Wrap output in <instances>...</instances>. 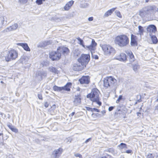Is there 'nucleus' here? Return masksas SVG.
<instances>
[{
  "mask_svg": "<svg viewBox=\"0 0 158 158\" xmlns=\"http://www.w3.org/2000/svg\"><path fill=\"white\" fill-rule=\"evenodd\" d=\"M79 158H83L82 157V156H81V157H80Z\"/></svg>",
  "mask_w": 158,
  "mask_h": 158,
  "instance_id": "nucleus-62",
  "label": "nucleus"
},
{
  "mask_svg": "<svg viewBox=\"0 0 158 158\" xmlns=\"http://www.w3.org/2000/svg\"><path fill=\"white\" fill-rule=\"evenodd\" d=\"M3 135V133H0V136L2 135Z\"/></svg>",
  "mask_w": 158,
  "mask_h": 158,
  "instance_id": "nucleus-59",
  "label": "nucleus"
},
{
  "mask_svg": "<svg viewBox=\"0 0 158 158\" xmlns=\"http://www.w3.org/2000/svg\"><path fill=\"white\" fill-rule=\"evenodd\" d=\"M95 111L96 112H99V110L98 109L96 108H93L92 111Z\"/></svg>",
  "mask_w": 158,
  "mask_h": 158,
  "instance_id": "nucleus-43",
  "label": "nucleus"
},
{
  "mask_svg": "<svg viewBox=\"0 0 158 158\" xmlns=\"http://www.w3.org/2000/svg\"><path fill=\"white\" fill-rule=\"evenodd\" d=\"M150 35L153 44H156L158 42V40L156 37L152 34H150Z\"/></svg>",
  "mask_w": 158,
  "mask_h": 158,
  "instance_id": "nucleus-22",
  "label": "nucleus"
},
{
  "mask_svg": "<svg viewBox=\"0 0 158 158\" xmlns=\"http://www.w3.org/2000/svg\"><path fill=\"white\" fill-rule=\"evenodd\" d=\"M91 139V138H90L89 139H87L86 141H85V143H87Z\"/></svg>",
  "mask_w": 158,
  "mask_h": 158,
  "instance_id": "nucleus-49",
  "label": "nucleus"
},
{
  "mask_svg": "<svg viewBox=\"0 0 158 158\" xmlns=\"http://www.w3.org/2000/svg\"><path fill=\"white\" fill-rule=\"evenodd\" d=\"M57 52L64 55L67 54L69 52V49L66 47H59L57 48Z\"/></svg>",
  "mask_w": 158,
  "mask_h": 158,
  "instance_id": "nucleus-11",
  "label": "nucleus"
},
{
  "mask_svg": "<svg viewBox=\"0 0 158 158\" xmlns=\"http://www.w3.org/2000/svg\"><path fill=\"white\" fill-rule=\"evenodd\" d=\"M155 110H158V104L155 107Z\"/></svg>",
  "mask_w": 158,
  "mask_h": 158,
  "instance_id": "nucleus-55",
  "label": "nucleus"
},
{
  "mask_svg": "<svg viewBox=\"0 0 158 158\" xmlns=\"http://www.w3.org/2000/svg\"><path fill=\"white\" fill-rule=\"evenodd\" d=\"M94 58L95 59H98V56L97 55H95L94 56Z\"/></svg>",
  "mask_w": 158,
  "mask_h": 158,
  "instance_id": "nucleus-54",
  "label": "nucleus"
},
{
  "mask_svg": "<svg viewBox=\"0 0 158 158\" xmlns=\"http://www.w3.org/2000/svg\"><path fill=\"white\" fill-rule=\"evenodd\" d=\"M153 10V7L152 6H148L146 7H144L139 11V15L142 18L145 16V15L148 14L150 10Z\"/></svg>",
  "mask_w": 158,
  "mask_h": 158,
  "instance_id": "nucleus-7",
  "label": "nucleus"
},
{
  "mask_svg": "<svg viewBox=\"0 0 158 158\" xmlns=\"http://www.w3.org/2000/svg\"><path fill=\"white\" fill-rule=\"evenodd\" d=\"M43 0H36V3L38 5H40L42 4Z\"/></svg>",
  "mask_w": 158,
  "mask_h": 158,
  "instance_id": "nucleus-35",
  "label": "nucleus"
},
{
  "mask_svg": "<svg viewBox=\"0 0 158 158\" xmlns=\"http://www.w3.org/2000/svg\"><path fill=\"white\" fill-rule=\"evenodd\" d=\"M75 114V112H73L72 113H71L69 115V116L70 117H71V118H72V117H73V116Z\"/></svg>",
  "mask_w": 158,
  "mask_h": 158,
  "instance_id": "nucleus-45",
  "label": "nucleus"
},
{
  "mask_svg": "<svg viewBox=\"0 0 158 158\" xmlns=\"http://www.w3.org/2000/svg\"><path fill=\"white\" fill-rule=\"evenodd\" d=\"M101 158H107L106 156H103Z\"/></svg>",
  "mask_w": 158,
  "mask_h": 158,
  "instance_id": "nucleus-57",
  "label": "nucleus"
},
{
  "mask_svg": "<svg viewBox=\"0 0 158 158\" xmlns=\"http://www.w3.org/2000/svg\"><path fill=\"white\" fill-rule=\"evenodd\" d=\"M53 89L55 91H61L62 90H64L63 87H58L56 85H55L53 87Z\"/></svg>",
  "mask_w": 158,
  "mask_h": 158,
  "instance_id": "nucleus-26",
  "label": "nucleus"
},
{
  "mask_svg": "<svg viewBox=\"0 0 158 158\" xmlns=\"http://www.w3.org/2000/svg\"><path fill=\"white\" fill-rule=\"evenodd\" d=\"M61 53L57 52H52L49 53V57L52 60H59L61 57Z\"/></svg>",
  "mask_w": 158,
  "mask_h": 158,
  "instance_id": "nucleus-8",
  "label": "nucleus"
},
{
  "mask_svg": "<svg viewBox=\"0 0 158 158\" xmlns=\"http://www.w3.org/2000/svg\"><path fill=\"white\" fill-rule=\"evenodd\" d=\"M17 45L21 46L25 50L27 51H30V49L29 47H28L27 44L26 43H18Z\"/></svg>",
  "mask_w": 158,
  "mask_h": 158,
  "instance_id": "nucleus-21",
  "label": "nucleus"
},
{
  "mask_svg": "<svg viewBox=\"0 0 158 158\" xmlns=\"http://www.w3.org/2000/svg\"><path fill=\"white\" fill-rule=\"evenodd\" d=\"M62 149L60 148L55 150L53 152V154L54 155L55 158L59 157L62 154Z\"/></svg>",
  "mask_w": 158,
  "mask_h": 158,
  "instance_id": "nucleus-16",
  "label": "nucleus"
},
{
  "mask_svg": "<svg viewBox=\"0 0 158 158\" xmlns=\"http://www.w3.org/2000/svg\"><path fill=\"white\" fill-rule=\"evenodd\" d=\"M89 4L87 3L84 2L80 5V7L81 8H85L88 6Z\"/></svg>",
  "mask_w": 158,
  "mask_h": 158,
  "instance_id": "nucleus-32",
  "label": "nucleus"
},
{
  "mask_svg": "<svg viewBox=\"0 0 158 158\" xmlns=\"http://www.w3.org/2000/svg\"><path fill=\"white\" fill-rule=\"evenodd\" d=\"M101 113L104 115L106 113V111L105 110H103L101 112Z\"/></svg>",
  "mask_w": 158,
  "mask_h": 158,
  "instance_id": "nucleus-52",
  "label": "nucleus"
},
{
  "mask_svg": "<svg viewBox=\"0 0 158 158\" xmlns=\"http://www.w3.org/2000/svg\"><path fill=\"white\" fill-rule=\"evenodd\" d=\"M86 109L89 111H92L93 108H90L89 107H86Z\"/></svg>",
  "mask_w": 158,
  "mask_h": 158,
  "instance_id": "nucleus-47",
  "label": "nucleus"
},
{
  "mask_svg": "<svg viewBox=\"0 0 158 158\" xmlns=\"http://www.w3.org/2000/svg\"><path fill=\"white\" fill-rule=\"evenodd\" d=\"M10 129L12 131L15 133H17L18 132V129L15 128L13 127L11 128V129Z\"/></svg>",
  "mask_w": 158,
  "mask_h": 158,
  "instance_id": "nucleus-36",
  "label": "nucleus"
},
{
  "mask_svg": "<svg viewBox=\"0 0 158 158\" xmlns=\"http://www.w3.org/2000/svg\"><path fill=\"white\" fill-rule=\"evenodd\" d=\"M126 152L127 153H132V151L131 150H128L126 151Z\"/></svg>",
  "mask_w": 158,
  "mask_h": 158,
  "instance_id": "nucleus-44",
  "label": "nucleus"
},
{
  "mask_svg": "<svg viewBox=\"0 0 158 158\" xmlns=\"http://www.w3.org/2000/svg\"><path fill=\"white\" fill-rule=\"evenodd\" d=\"M65 141L66 142V143H70L71 141V139L70 138H66Z\"/></svg>",
  "mask_w": 158,
  "mask_h": 158,
  "instance_id": "nucleus-38",
  "label": "nucleus"
},
{
  "mask_svg": "<svg viewBox=\"0 0 158 158\" xmlns=\"http://www.w3.org/2000/svg\"><path fill=\"white\" fill-rule=\"evenodd\" d=\"M117 82V80L111 77H107L103 80L104 85L105 87H112L114 86Z\"/></svg>",
  "mask_w": 158,
  "mask_h": 158,
  "instance_id": "nucleus-4",
  "label": "nucleus"
},
{
  "mask_svg": "<svg viewBox=\"0 0 158 158\" xmlns=\"http://www.w3.org/2000/svg\"><path fill=\"white\" fill-rule=\"evenodd\" d=\"M147 31L149 33V34H152V33H155L156 31V28L155 25H151L148 27Z\"/></svg>",
  "mask_w": 158,
  "mask_h": 158,
  "instance_id": "nucleus-12",
  "label": "nucleus"
},
{
  "mask_svg": "<svg viewBox=\"0 0 158 158\" xmlns=\"http://www.w3.org/2000/svg\"><path fill=\"white\" fill-rule=\"evenodd\" d=\"M101 47L106 55H114L115 53L114 48L109 45L103 44Z\"/></svg>",
  "mask_w": 158,
  "mask_h": 158,
  "instance_id": "nucleus-3",
  "label": "nucleus"
},
{
  "mask_svg": "<svg viewBox=\"0 0 158 158\" xmlns=\"http://www.w3.org/2000/svg\"><path fill=\"white\" fill-rule=\"evenodd\" d=\"M156 101L158 102V98L156 100Z\"/></svg>",
  "mask_w": 158,
  "mask_h": 158,
  "instance_id": "nucleus-60",
  "label": "nucleus"
},
{
  "mask_svg": "<svg viewBox=\"0 0 158 158\" xmlns=\"http://www.w3.org/2000/svg\"><path fill=\"white\" fill-rule=\"evenodd\" d=\"M116 14L117 16L120 18H122V15L120 14V13L118 11L116 10L115 11Z\"/></svg>",
  "mask_w": 158,
  "mask_h": 158,
  "instance_id": "nucleus-34",
  "label": "nucleus"
},
{
  "mask_svg": "<svg viewBox=\"0 0 158 158\" xmlns=\"http://www.w3.org/2000/svg\"><path fill=\"white\" fill-rule=\"evenodd\" d=\"M115 59L122 61H125L127 60L126 55L124 53H121L118 56H116Z\"/></svg>",
  "mask_w": 158,
  "mask_h": 158,
  "instance_id": "nucleus-15",
  "label": "nucleus"
},
{
  "mask_svg": "<svg viewBox=\"0 0 158 158\" xmlns=\"http://www.w3.org/2000/svg\"><path fill=\"white\" fill-rule=\"evenodd\" d=\"M83 65H80V64L79 63L78 64H74L73 67V69L75 71H81L82 70L83 67H82Z\"/></svg>",
  "mask_w": 158,
  "mask_h": 158,
  "instance_id": "nucleus-18",
  "label": "nucleus"
},
{
  "mask_svg": "<svg viewBox=\"0 0 158 158\" xmlns=\"http://www.w3.org/2000/svg\"><path fill=\"white\" fill-rule=\"evenodd\" d=\"M139 68V66L138 64L133 65V69L135 72H137L138 69Z\"/></svg>",
  "mask_w": 158,
  "mask_h": 158,
  "instance_id": "nucleus-28",
  "label": "nucleus"
},
{
  "mask_svg": "<svg viewBox=\"0 0 158 158\" xmlns=\"http://www.w3.org/2000/svg\"><path fill=\"white\" fill-rule=\"evenodd\" d=\"M88 20L89 21H92L93 20V17H90L88 18Z\"/></svg>",
  "mask_w": 158,
  "mask_h": 158,
  "instance_id": "nucleus-48",
  "label": "nucleus"
},
{
  "mask_svg": "<svg viewBox=\"0 0 158 158\" xmlns=\"http://www.w3.org/2000/svg\"><path fill=\"white\" fill-rule=\"evenodd\" d=\"M135 36L133 35H131V45H134L136 43V41L135 38Z\"/></svg>",
  "mask_w": 158,
  "mask_h": 158,
  "instance_id": "nucleus-25",
  "label": "nucleus"
},
{
  "mask_svg": "<svg viewBox=\"0 0 158 158\" xmlns=\"http://www.w3.org/2000/svg\"><path fill=\"white\" fill-rule=\"evenodd\" d=\"M77 39L78 41L79 44L82 46L84 48H85V46L83 44V41L81 40L80 37H78L77 38Z\"/></svg>",
  "mask_w": 158,
  "mask_h": 158,
  "instance_id": "nucleus-29",
  "label": "nucleus"
},
{
  "mask_svg": "<svg viewBox=\"0 0 158 158\" xmlns=\"http://www.w3.org/2000/svg\"><path fill=\"white\" fill-rule=\"evenodd\" d=\"M18 56V53L17 51L12 50L9 51L5 56V60L9 61L15 60Z\"/></svg>",
  "mask_w": 158,
  "mask_h": 158,
  "instance_id": "nucleus-5",
  "label": "nucleus"
},
{
  "mask_svg": "<svg viewBox=\"0 0 158 158\" xmlns=\"http://www.w3.org/2000/svg\"><path fill=\"white\" fill-rule=\"evenodd\" d=\"M118 109V111H119L120 110L119 109Z\"/></svg>",
  "mask_w": 158,
  "mask_h": 158,
  "instance_id": "nucleus-63",
  "label": "nucleus"
},
{
  "mask_svg": "<svg viewBox=\"0 0 158 158\" xmlns=\"http://www.w3.org/2000/svg\"><path fill=\"white\" fill-rule=\"evenodd\" d=\"M0 18L1 19H2V23H3L4 21V17H0Z\"/></svg>",
  "mask_w": 158,
  "mask_h": 158,
  "instance_id": "nucleus-53",
  "label": "nucleus"
},
{
  "mask_svg": "<svg viewBox=\"0 0 158 158\" xmlns=\"http://www.w3.org/2000/svg\"><path fill=\"white\" fill-rule=\"evenodd\" d=\"M116 8H114L109 10L106 11L104 14V16L106 17H108L111 15L112 12L114 11Z\"/></svg>",
  "mask_w": 158,
  "mask_h": 158,
  "instance_id": "nucleus-23",
  "label": "nucleus"
},
{
  "mask_svg": "<svg viewBox=\"0 0 158 158\" xmlns=\"http://www.w3.org/2000/svg\"><path fill=\"white\" fill-rule=\"evenodd\" d=\"M157 11H158V8L157 9Z\"/></svg>",
  "mask_w": 158,
  "mask_h": 158,
  "instance_id": "nucleus-64",
  "label": "nucleus"
},
{
  "mask_svg": "<svg viewBox=\"0 0 158 158\" xmlns=\"http://www.w3.org/2000/svg\"><path fill=\"white\" fill-rule=\"evenodd\" d=\"M119 147L121 149H122L124 148H127V145L126 144L123 143H121L119 145Z\"/></svg>",
  "mask_w": 158,
  "mask_h": 158,
  "instance_id": "nucleus-30",
  "label": "nucleus"
},
{
  "mask_svg": "<svg viewBox=\"0 0 158 158\" xmlns=\"http://www.w3.org/2000/svg\"><path fill=\"white\" fill-rule=\"evenodd\" d=\"M100 92L97 88H94L92 89L90 93L87 95V98H89L91 101L93 102H95L99 106L101 105L102 102L99 101Z\"/></svg>",
  "mask_w": 158,
  "mask_h": 158,
  "instance_id": "nucleus-1",
  "label": "nucleus"
},
{
  "mask_svg": "<svg viewBox=\"0 0 158 158\" xmlns=\"http://www.w3.org/2000/svg\"><path fill=\"white\" fill-rule=\"evenodd\" d=\"M115 43L121 47L127 46L129 43V39L127 36L123 34L117 36L114 40Z\"/></svg>",
  "mask_w": 158,
  "mask_h": 158,
  "instance_id": "nucleus-2",
  "label": "nucleus"
},
{
  "mask_svg": "<svg viewBox=\"0 0 158 158\" xmlns=\"http://www.w3.org/2000/svg\"><path fill=\"white\" fill-rule=\"evenodd\" d=\"M18 26V25L17 23H15L11 26L6 28L3 31V32L4 33H5L10 31L15 30L17 29Z\"/></svg>",
  "mask_w": 158,
  "mask_h": 158,
  "instance_id": "nucleus-14",
  "label": "nucleus"
},
{
  "mask_svg": "<svg viewBox=\"0 0 158 158\" xmlns=\"http://www.w3.org/2000/svg\"><path fill=\"white\" fill-rule=\"evenodd\" d=\"M7 125L10 129H11V128L12 127V126L10 124V123H8Z\"/></svg>",
  "mask_w": 158,
  "mask_h": 158,
  "instance_id": "nucleus-51",
  "label": "nucleus"
},
{
  "mask_svg": "<svg viewBox=\"0 0 158 158\" xmlns=\"http://www.w3.org/2000/svg\"><path fill=\"white\" fill-rule=\"evenodd\" d=\"M126 53L128 56H129L130 59V61L131 62H133L134 60V57L131 51L130 50L126 51Z\"/></svg>",
  "mask_w": 158,
  "mask_h": 158,
  "instance_id": "nucleus-19",
  "label": "nucleus"
},
{
  "mask_svg": "<svg viewBox=\"0 0 158 158\" xmlns=\"http://www.w3.org/2000/svg\"><path fill=\"white\" fill-rule=\"evenodd\" d=\"M122 99V95H120L118 99L116 101V102L117 103H118Z\"/></svg>",
  "mask_w": 158,
  "mask_h": 158,
  "instance_id": "nucleus-37",
  "label": "nucleus"
},
{
  "mask_svg": "<svg viewBox=\"0 0 158 158\" xmlns=\"http://www.w3.org/2000/svg\"><path fill=\"white\" fill-rule=\"evenodd\" d=\"M19 1L21 3L25 4L27 2L28 0H19Z\"/></svg>",
  "mask_w": 158,
  "mask_h": 158,
  "instance_id": "nucleus-39",
  "label": "nucleus"
},
{
  "mask_svg": "<svg viewBox=\"0 0 158 158\" xmlns=\"http://www.w3.org/2000/svg\"><path fill=\"white\" fill-rule=\"evenodd\" d=\"M74 3V1L73 0L69 2L64 6V9L65 10H68L71 8Z\"/></svg>",
  "mask_w": 158,
  "mask_h": 158,
  "instance_id": "nucleus-20",
  "label": "nucleus"
},
{
  "mask_svg": "<svg viewBox=\"0 0 158 158\" xmlns=\"http://www.w3.org/2000/svg\"><path fill=\"white\" fill-rule=\"evenodd\" d=\"M79 81L81 84H88L90 81L89 77L88 76H83Z\"/></svg>",
  "mask_w": 158,
  "mask_h": 158,
  "instance_id": "nucleus-10",
  "label": "nucleus"
},
{
  "mask_svg": "<svg viewBox=\"0 0 158 158\" xmlns=\"http://www.w3.org/2000/svg\"><path fill=\"white\" fill-rule=\"evenodd\" d=\"M114 107L113 106H110V107L108 108V110L109 111H112L114 108Z\"/></svg>",
  "mask_w": 158,
  "mask_h": 158,
  "instance_id": "nucleus-46",
  "label": "nucleus"
},
{
  "mask_svg": "<svg viewBox=\"0 0 158 158\" xmlns=\"http://www.w3.org/2000/svg\"><path fill=\"white\" fill-rule=\"evenodd\" d=\"M140 114V113H139V112L137 113L138 115V114Z\"/></svg>",
  "mask_w": 158,
  "mask_h": 158,
  "instance_id": "nucleus-61",
  "label": "nucleus"
},
{
  "mask_svg": "<svg viewBox=\"0 0 158 158\" xmlns=\"http://www.w3.org/2000/svg\"><path fill=\"white\" fill-rule=\"evenodd\" d=\"M81 89L79 87H77V90L78 91H80Z\"/></svg>",
  "mask_w": 158,
  "mask_h": 158,
  "instance_id": "nucleus-56",
  "label": "nucleus"
},
{
  "mask_svg": "<svg viewBox=\"0 0 158 158\" xmlns=\"http://www.w3.org/2000/svg\"><path fill=\"white\" fill-rule=\"evenodd\" d=\"M49 69L51 71L54 73H57V70L55 68L53 67H51L49 68Z\"/></svg>",
  "mask_w": 158,
  "mask_h": 158,
  "instance_id": "nucleus-31",
  "label": "nucleus"
},
{
  "mask_svg": "<svg viewBox=\"0 0 158 158\" xmlns=\"http://www.w3.org/2000/svg\"><path fill=\"white\" fill-rule=\"evenodd\" d=\"M44 106L46 107H48V104L47 102H46L44 103Z\"/></svg>",
  "mask_w": 158,
  "mask_h": 158,
  "instance_id": "nucleus-50",
  "label": "nucleus"
},
{
  "mask_svg": "<svg viewBox=\"0 0 158 158\" xmlns=\"http://www.w3.org/2000/svg\"><path fill=\"white\" fill-rule=\"evenodd\" d=\"M74 155L76 157H81V156H82L80 154L78 153H75L74 154Z\"/></svg>",
  "mask_w": 158,
  "mask_h": 158,
  "instance_id": "nucleus-41",
  "label": "nucleus"
},
{
  "mask_svg": "<svg viewBox=\"0 0 158 158\" xmlns=\"http://www.w3.org/2000/svg\"><path fill=\"white\" fill-rule=\"evenodd\" d=\"M139 32L140 34L143 33L144 30L142 27L141 26H138Z\"/></svg>",
  "mask_w": 158,
  "mask_h": 158,
  "instance_id": "nucleus-33",
  "label": "nucleus"
},
{
  "mask_svg": "<svg viewBox=\"0 0 158 158\" xmlns=\"http://www.w3.org/2000/svg\"><path fill=\"white\" fill-rule=\"evenodd\" d=\"M145 0V2H148V0Z\"/></svg>",
  "mask_w": 158,
  "mask_h": 158,
  "instance_id": "nucleus-58",
  "label": "nucleus"
},
{
  "mask_svg": "<svg viewBox=\"0 0 158 158\" xmlns=\"http://www.w3.org/2000/svg\"><path fill=\"white\" fill-rule=\"evenodd\" d=\"M38 97L39 99L40 100H42L43 99V97L42 96L41 94H38Z\"/></svg>",
  "mask_w": 158,
  "mask_h": 158,
  "instance_id": "nucleus-42",
  "label": "nucleus"
},
{
  "mask_svg": "<svg viewBox=\"0 0 158 158\" xmlns=\"http://www.w3.org/2000/svg\"><path fill=\"white\" fill-rule=\"evenodd\" d=\"M72 85V83L70 82L67 83L63 87L64 90L69 91L70 90V87Z\"/></svg>",
  "mask_w": 158,
  "mask_h": 158,
  "instance_id": "nucleus-24",
  "label": "nucleus"
},
{
  "mask_svg": "<svg viewBox=\"0 0 158 158\" xmlns=\"http://www.w3.org/2000/svg\"><path fill=\"white\" fill-rule=\"evenodd\" d=\"M90 59V56L89 54H82L78 59V61L82 65H85L88 63Z\"/></svg>",
  "mask_w": 158,
  "mask_h": 158,
  "instance_id": "nucleus-6",
  "label": "nucleus"
},
{
  "mask_svg": "<svg viewBox=\"0 0 158 158\" xmlns=\"http://www.w3.org/2000/svg\"><path fill=\"white\" fill-rule=\"evenodd\" d=\"M97 43L95 42L94 40H92V43L89 46H86V48L91 51H94L95 49V47L96 46Z\"/></svg>",
  "mask_w": 158,
  "mask_h": 158,
  "instance_id": "nucleus-17",
  "label": "nucleus"
},
{
  "mask_svg": "<svg viewBox=\"0 0 158 158\" xmlns=\"http://www.w3.org/2000/svg\"><path fill=\"white\" fill-rule=\"evenodd\" d=\"M42 46H45L50 44L52 43V42L50 40H48L47 41H44L42 42Z\"/></svg>",
  "mask_w": 158,
  "mask_h": 158,
  "instance_id": "nucleus-27",
  "label": "nucleus"
},
{
  "mask_svg": "<svg viewBox=\"0 0 158 158\" xmlns=\"http://www.w3.org/2000/svg\"><path fill=\"white\" fill-rule=\"evenodd\" d=\"M46 76L45 72L44 71H38L36 72L35 77L39 81L42 80Z\"/></svg>",
  "mask_w": 158,
  "mask_h": 158,
  "instance_id": "nucleus-9",
  "label": "nucleus"
},
{
  "mask_svg": "<svg viewBox=\"0 0 158 158\" xmlns=\"http://www.w3.org/2000/svg\"><path fill=\"white\" fill-rule=\"evenodd\" d=\"M74 105L77 106L80 104L81 103V95L80 94L75 95L73 101Z\"/></svg>",
  "mask_w": 158,
  "mask_h": 158,
  "instance_id": "nucleus-13",
  "label": "nucleus"
},
{
  "mask_svg": "<svg viewBox=\"0 0 158 158\" xmlns=\"http://www.w3.org/2000/svg\"><path fill=\"white\" fill-rule=\"evenodd\" d=\"M153 156L151 153H149L147 156V158H153Z\"/></svg>",
  "mask_w": 158,
  "mask_h": 158,
  "instance_id": "nucleus-40",
  "label": "nucleus"
}]
</instances>
